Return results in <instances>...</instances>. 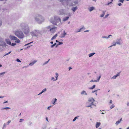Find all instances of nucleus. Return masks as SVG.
I'll use <instances>...</instances> for the list:
<instances>
[{"label":"nucleus","mask_w":129,"mask_h":129,"mask_svg":"<svg viewBox=\"0 0 129 129\" xmlns=\"http://www.w3.org/2000/svg\"><path fill=\"white\" fill-rule=\"evenodd\" d=\"M70 1V0H60V2L64 6L69 5V6H72V4L69 5V3Z\"/></svg>","instance_id":"obj_6"},{"label":"nucleus","mask_w":129,"mask_h":129,"mask_svg":"<svg viewBox=\"0 0 129 129\" xmlns=\"http://www.w3.org/2000/svg\"><path fill=\"white\" fill-rule=\"evenodd\" d=\"M113 45L110 46V47H111L112 46H115L117 44L116 43V42H113L112 43Z\"/></svg>","instance_id":"obj_29"},{"label":"nucleus","mask_w":129,"mask_h":129,"mask_svg":"<svg viewBox=\"0 0 129 129\" xmlns=\"http://www.w3.org/2000/svg\"><path fill=\"white\" fill-rule=\"evenodd\" d=\"M101 77V75H100V76H99V78L97 79V80H99L100 79V78Z\"/></svg>","instance_id":"obj_52"},{"label":"nucleus","mask_w":129,"mask_h":129,"mask_svg":"<svg viewBox=\"0 0 129 129\" xmlns=\"http://www.w3.org/2000/svg\"><path fill=\"white\" fill-rule=\"evenodd\" d=\"M85 29V28L84 27V26H83L80 29H79L78 30L76 31V33H78L80 32H81L82 31V29Z\"/></svg>","instance_id":"obj_21"},{"label":"nucleus","mask_w":129,"mask_h":129,"mask_svg":"<svg viewBox=\"0 0 129 129\" xmlns=\"http://www.w3.org/2000/svg\"><path fill=\"white\" fill-rule=\"evenodd\" d=\"M31 35L33 37H38L40 34V32L38 30H35L30 33Z\"/></svg>","instance_id":"obj_5"},{"label":"nucleus","mask_w":129,"mask_h":129,"mask_svg":"<svg viewBox=\"0 0 129 129\" xmlns=\"http://www.w3.org/2000/svg\"><path fill=\"white\" fill-rule=\"evenodd\" d=\"M33 42H30V43H28V44H26L25 45V46H27V45H28L30 44H31V43H33Z\"/></svg>","instance_id":"obj_43"},{"label":"nucleus","mask_w":129,"mask_h":129,"mask_svg":"<svg viewBox=\"0 0 129 129\" xmlns=\"http://www.w3.org/2000/svg\"><path fill=\"white\" fill-rule=\"evenodd\" d=\"M62 24V23L61 22V19L60 18L57 19V26H60Z\"/></svg>","instance_id":"obj_9"},{"label":"nucleus","mask_w":129,"mask_h":129,"mask_svg":"<svg viewBox=\"0 0 129 129\" xmlns=\"http://www.w3.org/2000/svg\"><path fill=\"white\" fill-rule=\"evenodd\" d=\"M35 21L39 24H41L44 21V17L40 14H37L34 17Z\"/></svg>","instance_id":"obj_2"},{"label":"nucleus","mask_w":129,"mask_h":129,"mask_svg":"<svg viewBox=\"0 0 129 129\" xmlns=\"http://www.w3.org/2000/svg\"><path fill=\"white\" fill-rule=\"evenodd\" d=\"M95 8L93 7H90L88 9V10L90 12L92 11L93 10H95Z\"/></svg>","instance_id":"obj_22"},{"label":"nucleus","mask_w":129,"mask_h":129,"mask_svg":"<svg viewBox=\"0 0 129 129\" xmlns=\"http://www.w3.org/2000/svg\"><path fill=\"white\" fill-rule=\"evenodd\" d=\"M24 120V119H20L19 122L20 123L22 122Z\"/></svg>","instance_id":"obj_39"},{"label":"nucleus","mask_w":129,"mask_h":129,"mask_svg":"<svg viewBox=\"0 0 129 129\" xmlns=\"http://www.w3.org/2000/svg\"><path fill=\"white\" fill-rule=\"evenodd\" d=\"M6 72H3L0 73V77H2L4 76V74H5Z\"/></svg>","instance_id":"obj_30"},{"label":"nucleus","mask_w":129,"mask_h":129,"mask_svg":"<svg viewBox=\"0 0 129 129\" xmlns=\"http://www.w3.org/2000/svg\"><path fill=\"white\" fill-rule=\"evenodd\" d=\"M109 16V14H108L105 16V17H104V18H107Z\"/></svg>","instance_id":"obj_42"},{"label":"nucleus","mask_w":129,"mask_h":129,"mask_svg":"<svg viewBox=\"0 0 129 129\" xmlns=\"http://www.w3.org/2000/svg\"><path fill=\"white\" fill-rule=\"evenodd\" d=\"M15 40V42L17 43H19L20 42V40L19 39H18L17 38V39Z\"/></svg>","instance_id":"obj_31"},{"label":"nucleus","mask_w":129,"mask_h":129,"mask_svg":"<svg viewBox=\"0 0 129 129\" xmlns=\"http://www.w3.org/2000/svg\"><path fill=\"white\" fill-rule=\"evenodd\" d=\"M95 87V85H93L91 87H90L89 88V89H92L94 88Z\"/></svg>","instance_id":"obj_36"},{"label":"nucleus","mask_w":129,"mask_h":129,"mask_svg":"<svg viewBox=\"0 0 129 129\" xmlns=\"http://www.w3.org/2000/svg\"><path fill=\"white\" fill-rule=\"evenodd\" d=\"M126 105L127 106H129V102H127V103Z\"/></svg>","instance_id":"obj_57"},{"label":"nucleus","mask_w":129,"mask_h":129,"mask_svg":"<svg viewBox=\"0 0 129 129\" xmlns=\"http://www.w3.org/2000/svg\"><path fill=\"white\" fill-rule=\"evenodd\" d=\"M51 80H53V81H54V77H52V78L51 79Z\"/></svg>","instance_id":"obj_56"},{"label":"nucleus","mask_w":129,"mask_h":129,"mask_svg":"<svg viewBox=\"0 0 129 129\" xmlns=\"http://www.w3.org/2000/svg\"><path fill=\"white\" fill-rule=\"evenodd\" d=\"M56 37V34L51 39L52 40H53V39H55Z\"/></svg>","instance_id":"obj_38"},{"label":"nucleus","mask_w":129,"mask_h":129,"mask_svg":"<svg viewBox=\"0 0 129 129\" xmlns=\"http://www.w3.org/2000/svg\"><path fill=\"white\" fill-rule=\"evenodd\" d=\"M5 44V43L3 41L2 39H0V46H2Z\"/></svg>","instance_id":"obj_14"},{"label":"nucleus","mask_w":129,"mask_h":129,"mask_svg":"<svg viewBox=\"0 0 129 129\" xmlns=\"http://www.w3.org/2000/svg\"><path fill=\"white\" fill-rule=\"evenodd\" d=\"M114 107H115V106L114 105V104H112V105L111 106H110V108L111 109H112L113 108H114Z\"/></svg>","instance_id":"obj_37"},{"label":"nucleus","mask_w":129,"mask_h":129,"mask_svg":"<svg viewBox=\"0 0 129 129\" xmlns=\"http://www.w3.org/2000/svg\"><path fill=\"white\" fill-rule=\"evenodd\" d=\"M29 125H31L32 124V123L30 122H29Z\"/></svg>","instance_id":"obj_62"},{"label":"nucleus","mask_w":129,"mask_h":129,"mask_svg":"<svg viewBox=\"0 0 129 129\" xmlns=\"http://www.w3.org/2000/svg\"><path fill=\"white\" fill-rule=\"evenodd\" d=\"M89 30H86L84 31L85 32H89Z\"/></svg>","instance_id":"obj_58"},{"label":"nucleus","mask_w":129,"mask_h":129,"mask_svg":"<svg viewBox=\"0 0 129 129\" xmlns=\"http://www.w3.org/2000/svg\"><path fill=\"white\" fill-rule=\"evenodd\" d=\"M110 4H112V2H110L108 3V4L106 5H108Z\"/></svg>","instance_id":"obj_49"},{"label":"nucleus","mask_w":129,"mask_h":129,"mask_svg":"<svg viewBox=\"0 0 129 129\" xmlns=\"http://www.w3.org/2000/svg\"><path fill=\"white\" fill-rule=\"evenodd\" d=\"M98 90H94V91H92V93H94V92H96Z\"/></svg>","instance_id":"obj_55"},{"label":"nucleus","mask_w":129,"mask_h":129,"mask_svg":"<svg viewBox=\"0 0 129 129\" xmlns=\"http://www.w3.org/2000/svg\"><path fill=\"white\" fill-rule=\"evenodd\" d=\"M120 39H117L116 42V43L117 44L119 45L121 44V43H120Z\"/></svg>","instance_id":"obj_17"},{"label":"nucleus","mask_w":129,"mask_h":129,"mask_svg":"<svg viewBox=\"0 0 129 129\" xmlns=\"http://www.w3.org/2000/svg\"><path fill=\"white\" fill-rule=\"evenodd\" d=\"M63 44V43L61 42H60L58 41L57 40V46L60 45L61 44Z\"/></svg>","instance_id":"obj_28"},{"label":"nucleus","mask_w":129,"mask_h":129,"mask_svg":"<svg viewBox=\"0 0 129 129\" xmlns=\"http://www.w3.org/2000/svg\"><path fill=\"white\" fill-rule=\"evenodd\" d=\"M8 102V101H6L4 102L3 103V104H5L6 103H7Z\"/></svg>","instance_id":"obj_60"},{"label":"nucleus","mask_w":129,"mask_h":129,"mask_svg":"<svg viewBox=\"0 0 129 129\" xmlns=\"http://www.w3.org/2000/svg\"><path fill=\"white\" fill-rule=\"evenodd\" d=\"M16 61L18 62H21V61L18 59H17L16 60Z\"/></svg>","instance_id":"obj_47"},{"label":"nucleus","mask_w":129,"mask_h":129,"mask_svg":"<svg viewBox=\"0 0 129 129\" xmlns=\"http://www.w3.org/2000/svg\"><path fill=\"white\" fill-rule=\"evenodd\" d=\"M122 120V118H121L119 120H118L116 122V123H115L116 124V125H118V124L119 123H120V122Z\"/></svg>","instance_id":"obj_27"},{"label":"nucleus","mask_w":129,"mask_h":129,"mask_svg":"<svg viewBox=\"0 0 129 129\" xmlns=\"http://www.w3.org/2000/svg\"><path fill=\"white\" fill-rule=\"evenodd\" d=\"M46 120L48 122H49L48 120V118L47 117L46 118Z\"/></svg>","instance_id":"obj_61"},{"label":"nucleus","mask_w":129,"mask_h":129,"mask_svg":"<svg viewBox=\"0 0 129 129\" xmlns=\"http://www.w3.org/2000/svg\"><path fill=\"white\" fill-rule=\"evenodd\" d=\"M11 122V120H9L7 122V125H8Z\"/></svg>","instance_id":"obj_46"},{"label":"nucleus","mask_w":129,"mask_h":129,"mask_svg":"<svg viewBox=\"0 0 129 129\" xmlns=\"http://www.w3.org/2000/svg\"><path fill=\"white\" fill-rule=\"evenodd\" d=\"M50 21L53 24L56 25V17L55 16L54 17L51 18L50 20Z\"/></svg>","instance_id":"obj_7"},{"label":"nucleus","mask_w":129,"mask_h":129,"mask_svg":"<svg viewBox=\"0 0 129 129\" xmlns=\"http://www.w3.org/2000/svg\"><path fill=\"white\" fill-rule=\"evenodd\" d=\"M120 72L117 73L116 75L114 76L113 77L111 78V79H116L117 77L119 76L120 74Z\"/></svg>","instance_id":"obj_13"},{"label":"nucleus","mask_w":129,"mask_h":129,"mask_svg":"<svg viewBox=\"0 0 129 129\" xmlns=\"http://www.w3.org/2000/svg\"><path fill=\"white\" fill-rule=\"evenodd\" d=\"M69 70H70L71 69H72V68L71 67H70L69 68Z\"/></svg>","instance_id":"obj_59"},{"label":"nucleus","mask_w":129,"mask_h":129,"mask_svg":"<svg viewBox=\"0 0 129 129\" xmlns=\"http://www.w3.org/2000/svg\"><path fill=\"white\" fill-rule=\"evenodd\" d=\"M16 44L15 43H11V45L12 46H14L15 45H16Z\"/></svg>","instance_id":"obj_41"},{"label":"nucleus","mask_w":129,"mask_h":129,"mask_svg":"<svg viewBox=\"0 0 129 129\" xmlns=\"http://www.w3.org/2000/svg\"><path fill=\"white\" fill-rule=\"evenodd\" d=\"M37 61V60H35L32 62L30 63L28 65V66H33Z\"/></svg>","instance_id":"obj_15"},{"label":"nucleus","mask_w":129,"mask_h":129,"mask_svg":"<svg viewBox=\"0 0 129 129\" xmlns=\"http://www.w3.org/2000/svg\"><path fill=\"white\" fill-rule=\"evenodd\" d=\"M77 118V117L76 116L74 118L73 120V121H75Z\"/></svg>","instance_id":"obj_45"},{"label":"nucleus","mask_w":129,"mask_h":129,"mask_svg":"<svg viewBox=\"0 0 129 129\" xmlns=\"http://www.w3.org/2000/svg\"><path fill=\"white\" fill-rule=\"evenodd\" d=\"M59 14L60 15H63L64 14V10L63 9H61L59 11Z\"/></svg>","instance_id":"obj_16"},{"label":"nucleus","mask_w":129,"mask_h":129,"mask_svg":"<svg viewBox=\"0 0 129 129\" xmlns=\"http://www.w3.org/2000/svg\"><path fill=\"white\" fill-rule=\"evenodd\" d=\"M106 12V11H102L103 14L100 15V17H103L105 15Z\"/></svg>","instance_id":"obj_19"},{"label":"nucleus","mask_w":129,"mask_h":129,"mask_svg":"<svg viewBox=\"0 0 129 129\" xmlns=\"http://www.w3.org/2000/svg\"><path fill=\"white\" fill-rule=\"evenodd\" d=\"M15 35L20 39H23L25 37L23 32L20 30H17L14 31Z\"/></svg>","instance_id":"obj_3"},{"label":"nucleus","mask_w":129,"mask_h":129,"mask_svg":"<svg viewBox=\"0 0 129 129\" xmlns=\"http://www.w3.org/2000/svg\"><path fill=\"white\" fill-rule=\"evenodd\" d=\"M67 34V33L65 32L64 30L63 32L61 34L60 37L61 38H64L65 36Z\"/></svg>","instance_id":"obj_11"},{"label":"nucleus","mask_w":129,"mask_h":129,"mask_svg":"<svg viewBox=\"0 0 129 129\" xmlns=\"http://www.w3.org/2000/svg\"><path fill=\"white\" fill-rule=\"evenodd\" d=\"M2 25V21L1 20V19L0 18V26H1Z\"/></svg>","instance_id":"obj_51"},{"label":"nucleus","mask_w":129,"mask_h":129,"mask_svg":"<svg viewBox=\"0 0 129 129\" xmlns=\"http://www.w3.org/2000/svg\"><path fill=\"white\" fill-rule=\"evenodd\" d=\"M118 5L119 6H121L122 5V4L121 3L118 4Z\"/></svg>","instance_id":"obj_53"},{"label":"nucleus","mask_w":129,"mask_h":129,"mask_svg":"<svg viewBox=\"0 0 129 129\" xmlns=\"http://www.w3.org/2000/svg\"><path fill=\"white\" fill-rule=\"evenodd\" d=\"M112 103V101L111 100L110 101V104H111Z\"/></svg>","instance_id":"obj_64"},{"label":"nucleus","mask_w":129,"mask_h":129,"mask_svg":"<svg viewBox=\"0 0 129 129\" xmlns=\"http://www.w3.org/2000/svg\"><path fill=\"white\" fill-rule=\"evenodd\" d=\"M53 105L52 106H49V107H48V108H47V109L48 110H50V108L52 107L53 106Z\"/></svg>","instance_id":"obj_40"},{"label":"nucleus","mask_w":129,"mask_h":129,"mask_svg":"<svg viewBox=\"0 0 129 129\" xmlns=\"http://www.w3.org/2000/svg\"><path fill=\"white\" fill-rule=\"evenodd\" d=\"M56 44V43H55L54 44L52 45L51 46V48L53 47Z\"/></svg>","instance_id":"obj_44"},{"label":"nucleus","mask_w":129,"mask_h":129,"mask_svg":"<svg viewBox=\"0 0 129 129\" xmlns=\"http://www.w3.org/2000/svg\"><path fill=\"white\" fill-rule=\"evenodd\" d=\"M124 1V0H119V2L122 3H123Z\"/></svg>","instance_id":"obj_48"},{"label":"nucleus","mask_w":129,"mask_h":129,"mask_svg":"<svg viewBox=\"0 0 129 129\" xmlns=\"http://www.w3.org/2000/svg\"><path fill=\"white\" fill-rule=\"evenodd\" d=\"M10 109V108L9 107H7L3 108L2 109V110H7Z\"/></svg>","instance_id":"obj_33"},{"label":"nucleus","mask_w":129,"mask_h":129,"mask_svg":"<svg viewBox=\"0 0 129 129\" xmlns=\"http://www.w3.org/2000/svg\"><path fill=\"white\" fill-rule=\"evenodd\" d=\"M47 28L48 29H50L49 30L51 33H54L56 31V27H51L50 26H49L47 27Z\"/></svg>","instance_id":"obj_8"},{"label":"nucleus","mask_w":129,"mask_h":129,"mask_svg":"<svg viewBox=\"0 0 129 129\" xmlns=\"http://www.w3.org/2000/svg\"><path fill=\"white\" fill-rule=\"evenodd\" d=\"M7 125L5 123L4 124V125H3V129H4V128H5L6 127V126Z\"/></svg>","instance_id":"obj_35"},{"label":"nucleus","mask_w":129,"mask_h":129,"mask_svg":"<svg viewBox=\"0 0 129 129\" xmlns=\"http://www.w3.org/2000/svg\"><path fill=\"white\" fill-rule=\"evenodd\" d=\"M20 27L25 35H28L29 33L30 29L28 25L25 23H21Z\"/></svg>","instance_id":"obj_1"},{"label":"nucleus","mask_w":129,"mask_h":129,"mask_svg":"<svg viewBox=\"0 0 129 129\" xmlns=\"http://www.w3.org/2000/svg\"><path fill=\"white\" fill-rule=\"evenodd\" d=\"M5 41L7 44L11 45V42L10 40L8 38L6 39H5Z\"/></svg>","instance_id":"obj_12"},{"label":"nucleus","mask_w":129,"mask_h":129,"mask_svg":"<svg viewBox=\"0 0 129 129\" xmlns=\"http://www.w3.org/2000/svg\"><path fill=\"white\" fill-rule=\"evenodd\" d=\"M101 123L100 122H97L95 125V127L96 128L99 127L101 125Z\"/></svg>","instance_id":"obj_20"},{"label":"nucleus","mask_w":129,"mask_h":129,"mask_svg":"<svg viewBox=\"0 0 129 129\" xmlns=\"http://www.w3.org/2000/svg\"><path fill=\"white\" fill-rule=\"evenodd\" d=\"M95 101L94 99L92 98H89L88 102L86 103V107H90V108H92V105H95L93 103V102Z\"/></svg>","instance_id":"obj_4"},{"label":"nucleus","mask_w":129,"mask_h":129,"mask_svg":"<svg viewBox=\"0 0 129 129\" xmlns=\"http://www.w3.org/2000/svg\"><path fill=\"white\" fill-rule=\"evenodd\" d=\"M81 94L82 95H87V93L84 90H83L81 92Z\"/></svg>","instance_id":"obj_24"},{"label":"nucleus","mask_w":129,"mask_h":129,"mask_svg":"<svg viewBox=\"0 0 129 129\" xmlns=\"http://www.w3.org/2000/svg\"><path fill=\"white\" fill-rule=\"evenodd\" d=\"M50 60V59H49L48 60V61H46L45 62H44L43 64V66H44L46 64H47L48 62H49V61Z\"/></svg>","instance_id":"obj_34"},{"label":"nucleus","mask_w":129,"mask_h":129,"mask_svg":"<svg viewBox=\"0 0 129 129\" xmlns=\"http://www.w3.org/2000/svg\"><path fill=\"white\" fill-rule=\"evenodd\" d=\"M46 91V88H44V89H43L42 90V91L39 94H38V95H40L43 92H45Z\"/></svg>","instance_id":"obj_23"},{"label":"nucleus","mask_w":129,"mask_h":129,"mask_svg":"<svg viewBox=\"0 0 129 129\" xmlns=\"http://www.w3.org/2000/svg\"><path fill=\"white\" fill-rule=\"evenodd\" d=\"M56 99H55L54 100H53L52 101V104H53V105H54L55 104V103L56 102Z\"/></svg>","instance_id":"obj_32"},{"label":"nucleus","mask_w":129,"mask_h":129,"mask_svg":"<svg viewBox=\"0 0 129 129\" xmlns=\"http://www.w3.org/2000/svg\"><path fill=\"white\" fill-rule=\"evenodd\" d=\"M8 54H8V53H7L6 54H5L4 56H6L7 55H8Z\"/></svg>","instance_id":"obj_63"},{"label":"nucleus","mask_w":129,"mask_h":129,"mask_svg":"<svg viewBox=\"0 0 129 129\" xmlns=\"http://www.w3.org/2000/svg\"><path fill=\"white\" fill-rule=\"evenodd\" d=\"M111 36H112V35H109L107 37L108 39L109 38H110V37H111Z\"/></svg>","instance_id":"obj_54"},{"label":"nucleus","mask_w":129,"mask_h":129,"mask_svg":"<svg viewBox=\"0 0 129 129\" xmlns=\"http://www.w3.org/2000/svg\"><path fill=\"white\" fill-rule=\"evenodd\" d=\"M102 38L106 39H108L107 37V36H103Z\"/></svg>","instance_id":"obj_50"},{"label":"nucleus","mask_w":129,"mask_h":129,"mask_svg":"<svg viewBox=\"0 0 129 129\" xmlns=\"http://www.w3.org/2000/svg\"><path fill=\"white\" fill-rule=\"evenodd\" d=\"M9 38L11 40H15L17 39V38L16 37L10 35L9 36Z\"/></svg>","instance_id":"obj_10"},{"label":"nucleus","mask_w":129,"mask_h":129,"mask_svg":"<svg viewBox=\"0 0 129 129\" xmlns=\"http://www.w3.org/2000/svg\"><path fill=\"white\" fill-rule=\"evenodd\" d=\"M78 9V7L76 6L75 7H73L72 8L71 10L74 12H75Z\"/></svg>","instance_id":"obj_18"},{"label":"nucleus","mask_w":129,"mask_h":129,"mask_svg":"<svg viewBox=\"0 0 129 129\" xmlns=\"http://www.w3.org/2000/svg\"><path fill=\"white\" fill-rule=\"evenodd\" d=\"M69 18V17L68 16H67L66 17H64L63 18V21H67L68 20Z\"/></svg>","instance_id":"obj_26"},{"label":"nucleus","mask_w":129,"mask_h":129,"mask_svg":"<svg viewBox=\"0 0 129 129\" xmlns=\"http://www.w3.org/2000/svg\"><path fill=\"white\" fill-rule=\"evenodd\" d=\"M95 54V53L94 52L89 53L88 54V56L89 57H91Z\"/></svg>","instance_id":"obj_25"}]
</instances>
